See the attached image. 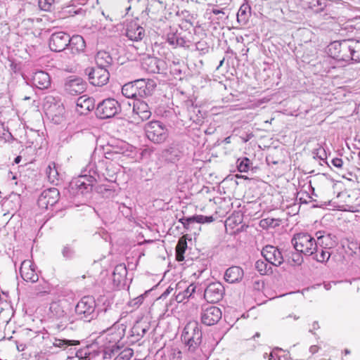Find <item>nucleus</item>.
<instances>
[{"instance_id":"nucleus-5","label":"nucleus","mask_w":360,"mask_h":360,"mask_svg":"<svg viewBox=\"0 0 360 360\" xmlns=\"http://www.w3.org/2000/svg\"><path fill=\"white\" fill-rule=\"evenodd\" d=\"M86 170H88L89 175H80L71 183L81 193H89L92 190L93 185L96 181L95 175L98 176L99 173L97 167L92 164H89Z\"/></svg>"},{"instance_id":"nucleus-61","label":"nucleus","mask_w":360,"mask_h":360,"mask_svg":"<svg viewBox=\"0 0 360 360\" xmlns=\"http://www.w3.org/2000/svg\"><path fill=\"white\" fill-rule=\"evenodd\" d=\"M224 61V58H223L221 60H220L219 66L217 67V69H219L221 66H222Z\"/></svg>"},{"instance_id":"nucleus-32","label":"nucleus","mask_w":360,"mask_h":360,"mask_svg":"<svg viewBox=\"0 0 360 360\" xmlns=\"http://www.w3.org/2000/svg\"><path fill=\"white\" fill-rule=\"evenodd\" d=\"M46 174L49 181L53 184H58L59 181V173L58 167L54 162H51L46 169Z\"/></svg>"},{"instance_id":"nucleus-59","label":"nucleus","mask_w":360,"mask_h":360,"mask_svg":"<svg viewBox=\"0 0 360 360\" xmlns=\"http://www.w3.org/2000/svg\"><path fill=\"white\" fill-rule=\"evenodd\" d=\"M269 360H276L274 352L270 353ZM278 360H280V358L278 359Z\"/></svg>"},{"instance_id":"nucleus-45","label":"nucleus","mask_w":360,"mask_h":360,"mask_svg":"<svg viewBox=\"0 0 360 360\" xmlns=\"http://www.w3.org/2000/svg\"><path fill=\"white\" fill-rule=\"evenodd\" d=\"M56 0H39V6L41 10L51 11Z\"/></svg>"},{"instance_id":"nucleus-10","label":"nucleus","mask_w":360,"mask_h":360,"mask_svg":"<svg viewBox=\"0 0 360 360\" xmlns=\"http://www.w3.org/2000/svg\"><path fill=\"white\" fill-rule=\"evenodd\" d=\"M85 73L88 75L90 83L94 86H102L108 83L110 78L108 69L98 66L87 68Z\"/></svg>"},{"instance_id":"nucleus-49","label":"nucleus","mask_w":360,"mask_h":360,"mask_svg":"<svg viewBox=\"0 0 360 360\" xmlns=\"http://www.w3.org/2000/svg\"><path fill=\"white\" fill-rule=\"evenodd\" d=\"M312 153L314 155V158L316 157L320 160H325L327 158L325 149L321 146L318 148L314 149Z\"/></svg>"},{"instance_id":"nucleus-46","label":"nucleus","mask_w":360,"mask_h":360,"mask_svg":"<svg viewBox=\"0 0 360 360\" xmlns=\"http://www.w3.org/2000/svg\"><path fill=\"white\" fill-rule=\"evenodd\" d=\"M169 68L170 73L173 75L174 77L180 75V66L178 59H174L172 61V64L170 65Z\"/></svg>"},{"instance_id":"nucleus-41","label":"nucleus","mask_w":360,"mask_h":360,"mask_svg":"<svg viewBox=\"0 0 360 360\" xmlns=\"http://www.w3.org/2000/svg\"><path fill=\"white\" fill-rule=\"evenodd\" d=\"M250 11V6L248 4H243L241 5L237 13L238 21L245 22L248 19L247 13Z\"/></svg>"},{"instance_id":"nucleus-54","label":"nucleus","mask_w":360,"mask_h":360,"mask_svg":"<svg viewBox=\"0 0 360 360\" xmlns=\"http://www.w3.org/2000/svg\"><path fill=\"white\" fill-rule=\"evenodd\" d=\"M169 360H180V350L174 349Z\"/></svg>"},{"instance_id":"nucleus-62","label":"nucleus","mask_w":360,"mask_h":360,"mask_svg":"<svg viewBox=\"0 0 360 360\" xmlns=\"http://www.w3.org/2000/svg\"><path fill=\"white\" fill-rule=\"evenodd\" d=\"M196 311H197V307H195L194 305H193L192 313L196 314Z\"/></svg>"},{"instance_id":"nucleus-44","label":"nucleus","mask_w":360,"mask_h":360,"mask_svg":"<svg viewBox=\"0 0 360 360\" xmlns=\"http://www.w3.org/2000/svg\"><path fill=\"white\" fill-rule=\"evenodd\" d=\"M12 134L6 129L4 124H0V139L4 140V142L9 141L12 139Z\"/></svg>"},{"instance_id":"nucleus-31","label":"nucleus","mask_w":360,"mask_h":360,"mask_svg":"<svg viewBox=\"0 0 360 360\" xmlns=\"http://www.w3.org/2000/svg\"><path fill=\"white\" fill-rule=\"evenodd\" d=\"M184 264L181 263V266H183ZM196 266L191 263L187 267H181V283H184L185 281H191L193 280V282L196 279Z\"/></svg>"},{"instance_id":"nucleus-15","label":"nucleus","mask_w":360,"mask_h":360,"mask_svg":"<svg viewBox=\"0 0 360 360\" xmlns=\"http://www.w3.org/2000/svg\"><path fill=\"white\" fill-rule=\"evenodd\" d=\"M86 89V83L80 77L69 78L64 84L65 91L72 96L81 94Z\"/></svg>"},{"instance_id":"nucleus-55","label":"nucleus","mask_w":360,"mask_h":360,"mask_svg":"<svg viewBox=\"0 0 360 360\" xmlns=\"http://www.w3.org/2000/svg\"><path fill=\"white\" fill-rule=\"evenodd\" d=\"M176 259L177 261H180V238H179L176 245Z\"/></svg>"},{"instance_id":"nucleus-64","label":"nucleus","mask_w":360,"mask_h":360,"mask_svg":"<svg viewBox=\"0 0 360 360\" xmlns=\"http://www.w3.org/2000/svg\"><path fill=\"white\" fill-rule=\"evenodd\" d=\"M47 102H51L54 98L53 97H47L46 98Z\"/></svg>"},{"instance_id":"nucleus-40","label":"nucleus","mask_w":360,"mask_h":360,"mask_svg":"<svg viewBox=\"0 0 360 360\" xmlns=\"http://www.w3.org/2000/svg\"><path fill=\"white\" fill-rule=\"evenodd\" d=\"M342 46V41H335L331 42L328 46V53L333 58L336 59L338 54L340 53L339 48Z\"/></svg>"},{"instance_id":"nucleus-38","label":"nucleus","mask_w":360,"mask_h":360,"mask_svg":"<svg viewBox=\"0 0 360 360\" xmlns=\"http://www.w3.org/2000/svg\"><path fill=\"white\" fill-rule=\"evenodd\" d=\"M352 60L360 62V41L352 39Z\"/></svg>"},{"instance_id":"nucleus-57","label":"nucleus","mask_w":360,"mask_h":360,"mask_svg":"<svg viewBox=\"0 0 360 360\" xmlns=\"http://www.w3.org/2000/svg\"><path fill=\"white\" fill-rule=\"evenodd\" d=\"M144 297L143 295H140L139 297H137L134 301H135V304H140L143 302V300Z\"/></svg>"},{"instance_id":"nucleus-8","label":"nucleus","mask_w":360,"mask_h":360,"mask_svg":"<svg viewBox=\"0 0 360 360\" xmlns=\"http://www.w3.org/2000/svg\"><path fill=\"white\" fill-rule=\"evenodd\" d=\"M121 111L120 104L114 98H106L100 102L96 109V116L101 119L115 117Z\"/></svg>"},{"instance_id":"nucleus-19","label":"nucleus","mask_w":360,"mask_h":360,"mask_svg":"<svg viewBox=\"0 0 360 360\" xmlns=\"http://www.w3.org/2000/svg\"><path fill=\"white\" fill-rule=\"evenodd\" d=\"M165 62L156 57L148 56L143 59L142 67L150 73H160L164 69Z\"/></svg>"},{"instance_id":"nucleus-42","label":"nucleus","mask_w":360,"mask_h":360,"mask_svg":"<svg viewBox=\"0 0 360 360\" xmlns=\"http://www.w3.org/2000/svg\"><path fill=\"white\" fill-rule=\"evenodd\" d=\"M250 167V160L248 158H239L237 160V168L240 172H247Z\"/></svg>"},{"instance_id":"nucleus-17","label":"nucleus","mask_w":360,"mask_h":360,"mask_svg":"<svg viewBox=\"0 0 360 360\" xmlns=\"http://www.w3.org/2000/svg\"><path fill=\"white\" fill-rule=\"evenodd\" d=\"M129 146L123 141H119L117 145H111L105 151V160H118L120 155H128Z\"/></svg>"},{"instance_id":"nucleus-12","label":"nucleus","mask_w":360,"mask_h":360,"mask_svg":"<svg viewBox=\"0 0 360 360\" xmlns=\"http://www.w3.org/2000/svg\"><path fill=\"white\" fill-rule=\"evenodd\" d=\"M60 193L56 188H51L41 192L38 198L37 204L41 209H48L53 206L59 200Z\"/></svg>"},{"instance_id":"nucleus-47","label":"nucleus","mask_w":360,"mask_h":360,"mask_svg":"<svg viewBox=\"0 0 360 360\" xmlns=\"http://www.w3.org/2000/svg\"><path fill=\"white\" fill-rule=\"evenodd\" d=\"M148 329L146 328L141 327V326L139 323H136L132 328V335H136L140 337H143L147 332Z\"/></svg>"},{"instance_id":"nucleus-33","label":"nucleus","mask_w":360,"mask_h":360,"mask_svg":"<svg viewBox=\"0 0 360 360\" xmlns=\"http://www.w3.org/2000/svg\"><path fill=\"white\" fill-rule=\"evenodd\" d=\"M181 288H184V291L181 292V302L186 299L188 300L189 299L193 298V293L195 291L193 280L184 281V283H181Z\"/></svg>"},{"instance_id":"nucleus-13","label":"nucleus","mask_w":360,"mask_h":360,"mask_svg":"<svg viewBox=\"0 0 360 360\" xmlns=\"http://www.w3.org/2000/svg\"><path fill=\"white\" fill-rule=\"evenodd\" d=\"M261 253L265 260L273 266H279L284 262L280 250L273 245H266L263 248Z\"/></svg>"},{"instance_id":"nucleus-11","label":"nucleus","mask_w":360,"mask_h":360,"mask_svg":"<svg viewBox=\"0 0 360 360\" xmlns=\"http://www.w3.org/2000/svg\"><path fill=\"white\" fill-rule=\"evenodd\" d=\"M71 42L70 35L64 32L53 33L49 38V47L52 51L60 52Z\"/></svg>"},{"instance_id":"nucleus-7","label":"nucleus","mask_w":360,"mask_h":360,"mask_svg":"<svg viewBox=\"0 0 360 360\" xmlns=\"http://www.w3.org/2000/svg\"><path fill=\"white\" fill-rule=\"evenodd\" d=\"M147 138L155 143H161L167 138V129L160 121H152L145 126Z\"/></svg>"},{"instance_id":"nucleus-24","label":"nucleus","mask_w":360,"mask_h":360,"mask_svg":"<svg viewBox=\"0 0 360 360\" xmlns=\"http://www.w3.org/2000/svg\"><path fill=\"white\" fill-rule=\"evenodd\" d=\"M95 108V100L86 96H80L77 101V110L81 114H86Z\"/></svg>"},{"instance_id":"nucleus-26","label":"nucleus","mask_w":360,"mask_h":360,"mask_svg":"<svg viewBox=\"0 0 360 360\" xmlns=\"http://www.w3.org/2000/svg\"><path fill=\"white\" fill-rule=\"evenodd\" d=\"M243 274V270L240 267L233 266L226 269L224 279L230 283H237L242 280Z\"/></svg>"},{"instance_id":"nucleus-36","label":"nucleus","mask_w":360,"mask_h":360,"mask_svg":"<svg viewBox=\"0 0 360 360\" xmlns=\"http://www.w3.org/2000/svg\"><path fill=\"white\" fill-rule=\"evenodd\" d=\"M127 274V270L124 264H120L117 265L113 271V280L117 281L119 283L125 278Z\"/></svg>"},{"instance_id":"nucleus-25","label":"nucleus","mask_w":360,"mask_h":360,"mask_svg":"<svg viewBox=\"0 0 360 360\" xmlns=\"http://www.w3.org/2000/svg\"><path fill=\"white\" fill-rule=\"evenodd\" d=\"M340 53L336 60L342 61L352 60V39L342 41V46L339 48Z\"/></svg>"},{"instance_id":"nucleus-50","label":"nucleus","mask_w":360,"mask_h":360,"mask_svg":"<svg viewBox=\"0 0 360 360\" xmlns=\"http://www.w3.org/2000/svg\"><path fill=\"white\" fill-rule=\"evenodd\" d=\"M78 343H79L78 341L58 340H56V343L55 345L59 347H65L67 346L77 345Z\"/></svg>"},{"instance_id":"nucleus-29","label":"nucleus","mask_w":360,"mask_h":360,"mask_svg":"<svg viewBox=\"0 0 360 360\" xmlns=\"http://www.w3.org/2000/svg\"><path fill=\"white\" fill-rule=\"evenodd\" d=\"M96 66L108 69L112 63V58L109 53L100 51L96 56Z\"/></svg>"},{"instance_id":"nucleus-21","label":"nucleus","mask_w":360,"mask_h":360,"mask_svg":"<svg viewBox=\"0 0 360 360\" xmlns=\"http://www.w3.org/2000/svg\"><path fill=\"white\" fill-rule=\"evenodd\" d=\"M133 113L136 115L141 121L147 120L151 116L148 105L140 99L134 100L133 103Z\"/></svg>"},{"instance_id":"nucleus-35","label":"nucleus","mask_w":360,"mask_h":360,"mask_svg":"<svg viewBox=\"0 0 360 360\" xmlns=\"http://www.w3.org/2000/svg\"><path fill=\"white\" fill-rule=\"evenodd\" d=\"M301 1L316 12L323 11L326 5V0H301Z\"/></svg>"},{"instance_id":"nucleus-4","label":"nucleus","mask_w":360,"mask_h":360,"mask_svg":"<svg viewBox=\"0 0 360 360\" xmlns=\"http://www.w3.org/2000/svg\"><path fill=\"white\" fill-rule=\"evenodd\" d=\"M182 336H184L188 350L191 352H194L199 346L202 337V333L198 327V322L195 321H188L184 328Z\"/></svg>"},{"instance_id":"nucleus-14","label":"nucleus","mask_w":360,"mask_h":360,"mask_svg":"<svg viewBox=\"0 0 360 360\" xmlns=\"http://www.w3.org/2000/svg\"><path fill=\"white\" fill-rule=\"evenodd\" d=\"M224 294V288L220 283H212L205 290L204 297L210 303L220 301Z\"/></svg>"},{"instance_id":"nucleus-6","label":"nucleus","mask_w":360,"mask_h":360,"mask_svg":"<svg viewBox=\"0 0 360 360\" xmlns=\"http://www.w3.org/2000/svg\"><path fill=\"white\" fill-rule=\"evenodd\" d=\"M147 84L145 79H136L134 82H128L122 86V94L128 98L139 100L148 94Z\"/></svg>"},{"instance_id":"nucleus-27","label":"nucleus","mask_w":360,"mask_h":360,"mask_svg":"<svg viewBox=\"0 0 360 360\" xmlns=\"http://www.w3.org/2000/svg\"><path fill=\"white\" fill-rule=\"evenodd\" d=\"M70 49L73 55L79 54L84 52L86 48V43L84 38L80 35H74L70 37Z\"/></svg>"},{"instance_id":"nucleus-34","label":"nucleus","mask_w":360,"mask_h":360,"mask_svg":"<svg viewBox=\"0 0 360 360\" xmlns=\"http://www.w3.org/2000/svg\"><path fill=\"white\" fill-rule=\"evenodd\" d=\"M255 269L261 275H269L273 273L271 264L266 260L259 259L255 262Z\"/></svg>"},{"instance_id":"nucleus-9","label":"nucleus","mask_w":360,"mask_h":360,"mask_svg":"<svg viewBox=\"0 0 360 360\" xmlns=\"http://www.w3.org/2000/svg\"><path fill=\"white\" fill-rule=\"evenodd\" d=\"M113 345H105L104 349V358H112L115 356L114 360H129L134 355V351L129 347H124L123 345L114 341Z\"/></svg>"},{"instance_id":"nucleus-28","label":"nucleus","mask_w":360,"mask_h":360,"mask_svg":"<svg viewBox=\"0 0 360 360\" xmlns=\"http://www.w3.org/2000/svg\"><path fill=\"white\" fill-rule=\"evenodd\" d=\"M100 320L105 323L104 326H106L107 329H110V325L115 327L118 322L117 312L110 309H105L103 314L100 315Z\"/></svg>"},{"instance_id":"nucleus-43","label":"nucleus","mask_w":360,"mask_h":360,"mask_svg":"<svg viewBox=\"0 0 360 360\" xmlns=\"http://www.w3.org/2000/svg\"><path fill=\"white\" fill-rule=\"evenodd\" d=\"M302 253L300 252L292 253L290 257L288 259V263L292 266H300L303 262Z\"/></svg>"},{"instance_id":"nucleus-16","label":"nucleus","mask_w":360,"mask_h":360,"mask_svg":"<svg viewBox=\"0 0 360 360\" xmlns=\"http://www.w3.org/2000/svg\"><path fill=\"white\" fill-rule=\"evenodd\" d=\"M221 319V309L215 306L205 308L201 314L202 323L206 326L216 324Z\"/></svg>"},{"instance_id":"nucleus-53","label":"nucleus","mask_w":360,"mask_h":360,"mask_svg":"<svg viewBox=\"0 0 360 360\" xmlns=\"http://www.w3.org/2000/svg\"><path fill=\"white\" fill-rule=\"evenodd\" d=\"M186 236L181 237V262L184 260V254L187 248V244L186 241Z\"/></svg>"},{"instance_id":"nucleus-23","label":"nucleus","mask_w":360,"mask_h":360,"mask_svg":"<svg viewBox=\"0 0 360 360\" xmlns=\"http://www.w3.org/2000/svg\"><path fill=\"white\" fill-rule=\"evenodd\" d=\"M317 237L318 244H320L321 241L324 238V236L321 235V232L316 233ZM312 258L319 262H326L328 261L330 257V252L328 249L323 248L321 245L319 247L317 245V250H314V253L311 255Z\"/></svg>"},{"instance_id":"nucleus-60","label":"nucleus","mask_w":360,"mask_h":360,"mask_svg":"<svg viewBox=\"0 0 360 360\" xmlns=\"http://www.w3.org/2000/svg\"><path fill=\"white\" fill-rule=\"evenodd\" d=\"M20 160H21V157L20 156H18V157H16L15 158V162L17 163V164L19 163L20 162Z\"/></svg>"},{"instance_id":"nucleus-18","label":"nucleus","mask_w":360,"mask_h":360,"mask_svg":"<svg viewBox=\"0 0 360 360\" xmlns=\"http://www.w3.org/2000/svg\"><path fill=\"white\" fill-rule=\"evenodd\" d=\"M20 273L22 279L27 282L35 283L39 280L35 266L31 260L25 259L21 262Z\"/></svg>"},{"instance_id":"nucleus-2","label":"nucleus","mask_w":360,"mask_h":360,"mask_svg":"<svg viewBox=\"0 0 360 360\" xmlns=\"http://www.w3.org/2000/svg\"><path fill=\"white\" fill-rule=\"evenodd\" d=\"M292 245L297 252L309 256L317 250L316 240L308 233H298L293 236L291 240Z\"/></svg>"},{"instance_id":"nucleus-39","label":"nucleus","mask_w":360,"mask_h":360,"mask_svg":"<svg viewBox=\"0 0 360 360\" xmlns=\"http://www.w3.org/2000/svg\"><path fill=\"white\" fill-rule=\"evenodd\" d=\"M180 40V33L177 31L175 32H169L167 34V41L173 48L176 49Z\"/></svg>"},{"instance_id":"nucleus-58","label":"nucleus","mask_w":360,"mask_h":360,"mask_svg":"<svg viewBox=\"0 0 360 360\" xmlns=\"http://www.w3.org/2000/svg\"><path fill=\"white\" fill-rule=\"evenodd\" d=\"M318 328H319V323L314 321L312 324V329H310L309 332L313 333V330H317Z\"/></svg>"},{"instance_id":"nucleus-63","label":"nucleus","mask_w":360,"mask_h":360,"mask_svg":"<svg viewBox=\"0 0 360 360\" xmlns=\"http://www.w3.org/2000/svg\"><path fill=\"white\" fill-rule=\"evenodd\" d=\"M221 13H222V12L219 10H213V13H214L216 15Z\"/></svg>"},{"instance_id":"nucleus-20","label":"nucleus","mask_w":360,"mask_h":360,"mask_svg":"<svg viewBox=\"0 0 360 360\" xmlns=\"http://www.w3.org/2000/svg\"><path fill=\"white\" fill-rule=\"evenodd\" d=\"M31 82L33 86L39 89H46L51 86V78L49 75L42 70L33 73Z\"/></svg>"},{"instance_id":"nucleus-22","label":"nucleus","mask_w":360,"mask_h":360,"mask_svg":"<svg viewBox=\"0 0 360 360\" xmlns=\"http://www.w3.org/2000/svg\"><path fill=\"white\" fill-rule=\"evenodd\" d=\"M126 36L131 41H139L145 36V30L136 22H131L127 26Z\"/></svg>"},{"instance_id":"nucleus-48","label":"nucleus","mask_w":360,"mask_h":360,"mask_svg":"<svg viewBox=\"0 0 360 360\" xmlns=\"http://www.w3.org/2000/svg\"><path fill=\"white\" fill-rule=\"evenodd\" d=\"M62 255L67 259H71L75 255V250L71 246L67 245L63 247L62 250Z\"/></svg>"},{"instance_id":"nucleus-1","label":"nucleus","mask_w":360,"mask_h":360,"mask_svg":"<svg viewBox=\"0 0 360 360\" xmlns=\"http://www.w3.org/2000/svg\"><path fill=\"white\" fill-rule=\"evenodd\" d=\"M191 198V194L189 195H186L184 198L186 200V202H184L181 199V205L186 204L185 206H181V214H183V216L181 217V224H183L184 227L188 231L195 229L198 224L210 223L214 221V218L212 216L207 217L196 214L187 215V212H194L196 209L195 205L192 204L190 201Z\"/></svg>"},{"instance_id":"nucleus-56","label":"nucleus","mask_w":360,"mask_h":360,"mask_svg":"<svg viewBox=\"0 0 360 360\" xmlns=\"http://www.w3.org/2000/svg\"><path fill=\"white\" fill-rule=\"evenodd\" d=\"M319 351V347L316 346V345H311L310 347H309V352L312 354H316V352H318Z\"/></svg>"},{"instance_id":"nucleus-37","label":"nucleus","mask_w":360,"mask_h":360,"mask_svg":"<svg viewBox=\"0 0 360 360\" xmlns=\"http://www.w3.org/2000/svg\"><path fill=\"white\" fill-rule=\"evenodd\" d=\"M167 157L170 161H175L179 160L180 150L178 143L172 144L167 150Z\"/></svg>"},{"instance_id":"nucleus-3","label":"nucleus","mask_w":360,"mask_h":360,"mask_svg":"<svg viewBox=\"0 0 360 360\" xmlns=\"http://www.w3.org/2000/svg\"><path fill=\"white\" fill-rule=\"evenodd\" d=\"M96 307V303L93 296H84L77 302L75 313L80 319L89 322L97 316Z\"/></svg>"},{"instance_id":"nucleus-52","label":"nucleus","mask_w":360,"mask_h":360,"mask_svg":"<svg viewBox=\"0 0 360 360\" xmlns=\"http://www.w3.org/2000/svg\"><path fill=\"white\" fill-rule=\"evenodd\" d=\"M331 163H332V165L334 167H337L338 169H342V168L343 160L341 158H333L331 160Z\"/></svg>"},{"instance_id":"nucleus-51","label":"nucleus","mask_w":360,"mask_h":360,"mask_svg":"<svg viewBox=\"0 0 360 360\" xmlns=\"http://www.w3.org/2000/svg\"><path fill=\"white\" fill-rule=\"evenodd\" d=\"M76 356L79 360H89V354L84 350H78L76 352Z\"/></svg>"},{"instance_id":"nucleus-30","label":"nucleus","mask_w":360,"mask_h":360,"mask_svg":"<svg viewBox=\"0 0 360 360\" xmlns=\"http://www.w3.org/2000/svg\"><path fill=\"white\" fill-rule=\"evenodd\" d=\"M51 310H56V316L61 319L60 321V324L58 325V328L61 329H65L67 328L68 323H72L73 322L72 320H71V318L67 316L64 314V311L60 307L59 305L57 304H51L50 307Z\"/></svg>"}]
</instances>
